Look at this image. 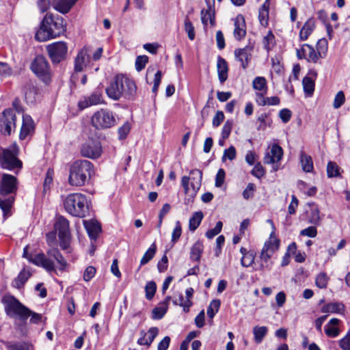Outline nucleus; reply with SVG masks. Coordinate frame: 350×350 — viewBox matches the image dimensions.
Wrapping results in <instances>:
<instances>
[{
	"instance_id": "obj_1",
	"label": "nucleus",
	"mask_w": 350,
	"mask_h": 350,
	"mask_svg": "<svg viewBox=\"0 0 350 350\" xmlns=\"http://www.w3.org/2000/svg\"><path fill=\"white\" fill-rule=\"evenodd\" d=\"M107 96L113 100H133L136 96L137 86L135 81L123 74L116 75L105 89Z\"/></svg>"
},
{
	"instance_id": "obj_2",
	"label": "nucleus",
	"mask_w": 350,
	"mask_h": 350,
	"mask_svg": "<svg viewBox=\"0 0 350 350\" xmlns=\"http://www.w3.org/2000/svg\"><path fill=\"white\" fill-rule=\"evenodd\" d=\"M18 179L12 174H0V208L3 216L11 215V209L15 201L18 190Z\"/></svg>"
},
{
	"instance_id": "obj_3",
	"label": "nucleus",
	"mask_w": 350,
	"mask_h": 350,
	"mask_svg": "<svg viewBox=\"0 0 350 350\" xmlns=\"http://www.w3.org/2000/svg\"><path fill=\"white\" fill-rule=\"evenodd\" d=\"M46 254V256L43 253H39L34 256L28 255L27 246L23 250V256L27 258L33 264L43 267L49 272L56 271L54 260H56L59 265V270H65L67 262L58 249L51 248L47 251Z\"/></svg>"
},
{
	"instance_id": "obj_4",
	"label": "nucleus",
	"mask_w": 350,
	"mask_h": 350,
	"mask_svg": "<svg viewBox=\"0 0 350 350\" xmlns=\"http://www.w3.org/2000/svg\"><path fill=\"white\" fill-rule=\"evenodd\" d=\"M2 301L5 313L10 317L17 318L23 322H26L30 317L29 321L33 324H39L42 321L41 314L31 311L14 296H5L3 298Z\"/></svg>"
},
{
	"instance_id": "obj_5",
	"label": "nucleus",
	"mask_w": 350,
	"mask_h": 350,
	"mask_svg": "<svg viewBox=\"0 0 350 350\" xmlns=\"http://www.w3.org/2000/svg\"><path fill=\"white\" fill-rule=\"evenodd\" d=\"M65 31L66 24L64 18L47 13L41 22L40 29L36 33L35 38L39 42H44L59 36Z\"/></svg>"
},
{
	"instance_id": "obj_6",
	"label": "nucleus",
	"mask_w": 350,
	"mask_h": 350,
	"mask_svg": "<svg viewBox=\"0 0 350 350\" xmlns=\"http://www.w3.org/2000/svg\"><path fill=\"white\" fill-rule=\"evenodd\" d=\"M93 174L94 165L90 161L77 160L70 167L68 183L72 186H83L89 182Z\"/></svg>"
},
{
	"instance_id": "obj_7",
	"label": "nucleus",
	"mask_w": 350,
	"mask_h": 350,
	"mask_svg": "<svg viewBox=\"0 0 350 350\" xmlns=\"http://www.w3.org/2000/svg\"><path fill=\"white\" fill-rule=\"evenodd\" d=\"M64 206L68 213L81 218L85 217L89 211L86 196L79 193L68 195L64 201Z\"/></svg>"
},
{
	"instance_id": "obj_8",
	"label": "nucleus",
	"mask_w": 350,
	"mask_h": 350,
	"mask_svg": "<svg viewBox=\"0 0 350 350\" xmlns=\"http://www.w3.org/2000/svg\"><path fill=\"white\" fill-rule=\"evenodd\" d=\"M18 148L15 144L8 148H0L1 167L17 174L23 167V162L18 158Z\"/></svg>"
},
{
	"instance_id": "obj_9",
	"label": "nucleus",
	"mask_w": 350,
	"mask_h": 350,
	"mask_svg": "<svg viewBox=\"0 0 350 350\" xmlns=\"http://www.w3.org/2000/svg\"><path fill=\"white\" fill-rule=\"evenodd\" d=\"M202 180V172L198 169L190 170L189 176H184L181 178V185L185 194L191 198L196 196L200 189Z\"/></svg>"
},
{
	"instance_id": "obj_10",
	"label": "nucleus",
	"mask_w": 350,
	"mask_h": 350,
	"mask_svg": "<svg viewBox=\"0 0 350 350\" xmlns=\"http://www.w3.org/2000/svg\"><path fill=\"white\" fill-rule=\"evenodd\" d=\"M54 227L58 233L59 246L63 250H68L70 242V232L68 220L64 216H59L54 224Z\"/></svg>"
},
{
	"instance_id": "obj_11",
	"label": "nucleus",
	"mask_w": 350,
	"mask_h": 350,
	"mask_svg": "<svg viewBox=\"0 0 350 350\" xmlns=\"http://www.w3.org/2000/svg\"><path fill=\"white\" fill-rule=\"evenodd\" d=\"M92 124L96 129H106L116 124V118L112 111L107 109H100L94 113L92 117Z\"/></svg>"
},
{
	"instance_id": "obj_12",
	"label": "nucleus",
	"mask_w": 350,
	"mask_h": 350,
	"mask_svg": "<svg viewBox=\"0 0 350 350\" xmlns=\"http://www.w3.org/2000/svg\"><path fill=\"white\" fill-rule=\"evenodd\" d=\"M32 72L45 83L51 81V70L49 62L43 55H38L31 64Z\"/></svg>"
},
{
	"instance_id": "obj_13",
	"label": "nucleus",
	"mask_w": 350,
	"mask_h": 350,
	"mask_svg": "<svg viewBox=\"0 0 350 350\" xmlns=\"http://www.w3.org/2000/svg\"><path fill=\"white\" fill-rule=\"evenodd\" d=\"M16 116L14 109H5L0 114V133L5 135H10L16 129Z\"/></svg>"
},
{
	"instance_id": "obj_14",
	"label": "nucleus",
	"mask_w": 350,
	"mask_h": 350,
	"mask_svg": "<svg viewBox=\"0 0 350 350\" xmlns=\"http://www.w3.org/2000/svg\"><path fill=\"white\" fill-rule=\"evenodd\" d=\"M279 245V240L277 239L267 241L265 243L260 255V258L262 262L257 267L254 268L256 271H262L264 269H271V265L268 263L269 260L274 252L278 250Z\"/></svg>"
},
{
	"instance_id": "obj_15",
	"label": "nucleus",
	"mask_w": 350,
	"mask_h": 350,
	"mask_svg": "<svg viewBox=\"0 0 350 350\" xmlns=\"http://www.w3.org/2000/svg\"><path fill=\"white\" fill-rule=\"evenodd\" d=\"M46 51L53 64L65 60L68 55V46L65 42H55L46 46Z\"/></svg>"
},
{
	"instance_id": "obj_16",
	"label": "nucleus",
	"mask_w": 350,
	"mask_h": 350,
	"mask_svg": "<svg viewBox=\"0 0 350 350\" xmlns=\"http://www.w3.org/2000/svg\"><path fill=\"white\" fill-rule=\"evenodd\" d=\"M102 152L101 143L97 139L89 140L82 146L81 149L82 156L90 159L98 158Z\"/></svg>"
},
{
	"instance_id": "obj_17",
	"label": "nucleus",
	"mask_w": 350,
	"mask_h": 350,
	"mask_svg": "<svg viewBox=\"0 0 350 350\" xmlns=\"http://www.w3.org/2000/svg\"><path fill=\"white\" fill-rule=\"evenodd\" d=\"M205 2L207 8L206 10L202 9L200 12L201 21L204 29L208 25V21L212 27L215 25V0H205Z\"/></svg>"
},
{
	"instance_id": "obj_18",
	"label": "nucleus",
	"mask_w": 350,
	"mask_h": 350,
	"mask_svg": "<svg viewBox=\"0 0 350 350\" xmlns=\"http://www.w3.org/2000/svg\"><path fill=\"white\" fill-rule=\"evenodd\" d=\"M103 103L102 93L99 91L92 92L88 96H83L78 103L80 109H84L92 105H96Z\"/></svg>"
},
{
	"instance_id": "obj_19",
	"label": "nucleus",
	"mask_w": 350,
	"mask_h": 350,
	"mask_svg": "<svg viewBox=\"0 0 350 350\" xmlns=\"http://www.w3.org/2000/svg\"><path fill=\"white\" fill-rule=\"evenodd\" d=\"M90 48L89 46H84L78 53L75 59V70L76 72H81L83 68L86 66L87 64L90 62Z\"/></svg>"
},
{
	"instance_id": "obj_20",
	"label": "nucleus",
	"mask_w": 350,
	"mask_h": 350,
	"mask_svg": "<svg viewBox=\"0 0 350 350\" xmlns=\"http://www.w3.org/2000/svg\"><path fill=\"white\" fill-rule=\"evenodd\" d=\"M253 46H246L242 49H237L234 51V56L237 60L241 63V66L245 69L248 66L249 59L252 56L251 52Z\"/></svg>"
},
{
	"instance_id": "obj_21",
	"label": "nucleus",
	"mask_w": 350,
	"mask_h": 350,
	"mask_svg": "<svg viewBox=\"0 0 350 350\" xmlns=\"http://www.w3.org/2000/svg\"><path fill=\"white\" fill-rule=\"evenodd\" d=\"M317 77V72L314 70H310L308 75L304 77L302 80L304 93L310 96L313 94L314 90V80Z\"/></svg>"
},
{
	"instance_id": "obj_22",
	"label": "nucleus",
	"mask_w": 350,
	"mask_h": 350,
	"mask_svg": "<svg viewBox=\"0 0 350 350\" xmlns=\"http://www.w3.org/2000/svg\"><path fill=\"white\" fill-rule=\"evenodd\" d=\"M234 36L236 40H241L246 35L245 22L243 15L239 14L234 20Z\"/></svg>"
},
{
	"instance_id": "obj_23",
	"label": "nucleus",
	"mask_w": 350,
	"mask_h": 350,
	"mask_svg": "<svg viewBox=\"0 0 350 350\" xmlns=\"http://www.w3.org/2000/svg\"><path fill=\"white\" fill-rule=\"evenodd\" d=\"M84 227L88 232L90 239L96 240L99 232L101 231V227L98 222L95 220H83Z\"/></svg>"
},
{
	"instance_id": "obj_24",
	"label": "nucleus",
	"mask_w": 350,
	"mask_h": 350,
	"mask_svg": "<svg viewBox=\"0 0 350 350\" xmlns=\"http://www.w3.org/2000/svg\"><path fill=\"white\" fill-rule=\"evenodd\" d=\"M34 129V124L31 117L29 115H23V124L21 129L19 137L24 139L26 137L33 132Z\"/></svg>"
},
{
	"instance_id": "obj_25",
	"label": "nucleus",
	"mask_w": 350,
	"mask_h": 350,
	"mask_svg": "<svg viewBox=\"0 0 350 350\" xmlns=\"http://www.w3.org/2000/svg\"><path fill=\"white\" fill-rule=\"evenodd\" d=\"M217 70L219 82L224 83L228 79V66L226 60L221 56L217 57Z\"/></svg>"
},
{
	"instance_id": "obj_26",
	"label": "nucleus",
	"mask_w": 350,
	"mask_h": 350,
	"mask_svg": "<svg viewBox=\"0 0 350 350\" xmlns=\"http://www.w3.org/2000/svg\"><path fill=\"white\" fill-rule=\"evenodd\" d=\"M77 0H53V8L62 14L68 13Z\"/></svg>"
},
{
	"instance_id": "obj_27",
	"label": "nucleus",
	"mask_w": 350,
	"mask_h": 350,
	"mask_svg": "<svg viewBox=\"0 0 350 350\" xmlns=\"http://www.w3.org/2000/svg\"><path fill=\"white\" fill-rule=\"evenodd\" d=\"M25 99L28 104H33L38 94V89L32 83H27L24 87Z\"/></svg>"
},
{
	"instance_id": "obj_28",
	"label": "nucleus",
	"mask_w": 350,
	"mask_h": 350,
	"mask_svg": "<svg viewBox=\"0 0 350 350\" xmlns=\"http://www.w3.org/2000/svg\"><path fill=\"white\" fill-rule=\"evenodd\" d=\"M345 310V306L342 302H330L321 308V312L323 313L344 314Z\"/></svg>"
},
{
	"instance_id": "obj_29",
	"label": "nucleus",
	"mask_w": 350,
	"mask_h": 350,
	"mask_svg": "<svg viewBox=\"0 0 350 350\" xmlns=\"http://www.w3.org/2000/svg\"><path fill=\"white\" fill-rule=\"evenodd\" d=\"M315 28V21L314 18H309L303 25L299 31V39L302 41L306 40Z\"/></svg>"
},
{
	"instance_id": "obj_30",
	"label": "nucleus",
	"mask_w": 350,
	"mask_h": 350,
	"mask_svg": "<svg viewBox=\"0 0 350 350\" xmlns=\"http://www.w3.org/2000/svg\"><path fill=\"white\" fill-rule=\"evenodd\" d=\"M308 205L312 206L308 215V222L313 225H319L321 219L320 217V211L319 208L314 202L309 203Z\"/></svg>"
},
{
	"instance_id": "obj_31",
	"label": "nucleus",
	"mask_w": 350,
	"mask_h": 350,
	"mask_svg": "<svg viewBox=\"0 0 350 350\" xmlns=\"http://www.w3.org/2000/svg\"><path fill=\"white\" fill-rule=\"evenodd\" d=\"M203 250L204 245L200 241H196L191 248L190 258L192 260L200 261Z\"/></svg>"
},
{
	"instance_id": "obj_32",
	"label": "nucleus",
	"mask_w": 350,
	"mask_h": 350,
	"mask_svg": "<svg viewBox=\"0 0 350 350\" xmlns=\"http://www.w3.org/2000/svg\"><path fill=\"white\" fill-rule=\"evenodd\" d=\"M204 215L202 211L195 212L189 221V228L190 231H195L200 226Z\"/></svg>"
},
{
	"instance_id": "obj_33",
	"label": "nucleus",
	"mask_w": 350,
	"mask_h": 350,
	"mask_svg": "<svg viewBox=\"0 0 350 350\" xmlns=\"http://www.w3.org/2000/svg\"><path fill=\"white\" fill-rule=\"evenodd\" d=\"M300 162L302 169L306 172H311L313 170V162L312 157L301 152L300 154Z\"/></svg>"
},
{
	"instance_id": "obj_34",
	"label": "nucleus",
	"mask_w": 350,
	"mask_h": 350,
	"mask_svg": "<svg viewBox=\"0 0 350 350\" xmlns=\"http://www.w3.org/2000/svg\"><path fill=\"white\" fill-rule=\"evenodd\" d=\"M31 273L29 271H26L25 269H23L19 273L17 278L14 279L13 286L17 288H21L27 281Z\"/></svg>"
},
{
	"instance_id": "obj_35",
	"label": "nucleus",
	"mask_w": 350,
	"mask_h": 350,
	"mask_svg": "<svg viewBox=\"0 0 350 350\" xmlns=\"http://www.w3.org/2000/svg\"><path fill=\"white\" fill-rule=\"evenodd\" d=\"M268 329L265 326H255L253 328L254 340L257 344L260 343L267 335Z\"/></svg>"
},
{
	"instance_id": "obj_36",
	"label": "nucleus",
	"mask_w": 350,
	"mask_h": 350,
	"mask_svg": "<svg viewBox=\"0 0 350 350\" xmlns=\"http://www.w3.org/2000/svg\"><path fill=\"white\" fill-rule=\"evenodd\" d=\"M264 49L269 53L275 44V36L271 31H269L267 34L262 39Z\"/></svg>"
},
{
	"instance_id": "obj_37",
	"label": "nucleus",
	"mask_w": 350,
	"mask_h": 350,
	"mask_svg": "<svg viewBox=\"0 0 350 350\" xmlns=\"http://www.w3.org/2000/svg\"><path fill=\"white\" fill-rule=\"evenodd\" d=\"M327 175L328 178L338 177L340 176V167L336 162L329 161L327 163Z\"/></svg>"
},
{
	"instance_id": "obj_38",
	"label": "nucleus",
	"mask_w": 350,
	"mask_h": 350,
	"mask_svg": "<svg viewBox=\"0 0 350 350\" xmlns=\"http://www.w3.org/2000/svg\"><path fill=\"white\" fill-rule=\"evenodd\" d=\"M252 87L254 90L265 92V94H267V81L265 77H256L252 82Z\"/></svg>"
},
{
	"instance_id": "obj_39",
	"label": "nucleus",
	"mask_w": 350,
	"mask_h": 350,
	"mask_svg": "<svg viewBox=\"0 0 350 350\" xmlns=\"http://www.w3.org/2000/svg\"><path fill=\"white\" fill-rule=\"evenodd\" d=\"M156 251L157 246L155 243H153L142 256L140 260V265L143 266L152 260L155 255Z\"/></svg>"
},
{
	"instance_id": "obj_40",
	"label": "nucleus",
	"mask_w": 350,
	"mask_h": 350,
	"mask_svg": "<svg viewBox=\"0 0 350 350\" xmlns=\"http://www.w3.org/2000/svg\"><path fill=\"white\" fill-rule=\"evenodd\" d=\"M304 46H306L308 49V52L304 58L306 59L308 62L317 63L319 59L321 58L318 52H316L314 49L308 44H304Z\"/></svg>"
},
{
	"instance_id": "obj_41",
	"label": "nucleus",
	"mask_w": 350,
	"mask_h": 350,
	"mask_svg": "<svg viewBox=\"0 0 350 350\" xmlns=\"http://www.w3.org/2000/svg\"><path fill=\"white\" fill-rule=\"evenodd\" d=\"M221 301L219 299H213L207 308V316L210 319H213L219 311Z\"/></svg>"
},
{
	"instance_id": "obj_42",
	"label": "nucleus",
	"mask_w": 350,
	"mask_h": 350,
	"mask_svg": "<svg viewBox=\"0 0 350 350\" xmlns=\"http://www.w3.org/2000/svg\"><path fill=\"white\" fill-rule=\"evenodd\" d=\"M256 253L254 250H249L248 254L243 256L241 259V264L243 267H249L254 262L256 258Z\"/></svg>"
},
{
	"instance_id": "obj_43",
	"label": "nucleus",
	"mask_w": 350,
	"mask_h": 350,
	"mask_svg": "<svg viewBox=\"0 0 350 350\" xmlns=\"http://www.w3.org/2000/svg\"><path fill=\"white\" fill-rule=\"evenodd\" d=\"M167 311V307L163 305H159V306L153 308L152 311V319L154 320L161 319Z\"/></svg>"
},
{
	"instance_id": "obj_44",
	"label": "nucleus",
	"mask_w": 350,
	"mask_h": 350,
	"mask_svg": "<svg viewBox=\"0 0 350 350\" xmlns=\"http://www.w3.org/2000/svg\"><path fill=\"white\" fill-rule=\"evenodd\" d=\"M157 284L154 281L148 282L145 286L146 298L148 300H151L156 293Z\"/></svg>"
},
{
	"instance_id": "obj_45",
	"label": "nucleus",
	"mask_w": 350,
	"mask_h": 350,
	"mask_svg": "<svg viewBox=\"0 0 350 350\" xmlns=\"http://www.w3.org/2000/svg\"><path fill=\"white\" fill-rule=\"evenodd\" d=\"M329 278L324 272L320 273L316 278V285L319 288H325L327 286Z\"/></svg>"
},
{
	"instance_id": "obj_46",
	"label": "nucleus",
	"mask_w": 350,
	"mask_h": 350,
	"mask_svg": "<svg viewBox=\"0 0 350 350\" xmlns=\"http://www.w3.org/2000/svg\"><path fill=\"white\" fill-rule=\"evenodd\" d=\"M317 49L321 58L325 57L327 51V41L325 38L320 39L317 44Z\"/></svg>"
},
{
	"instance_id": "obj_47",
	"label": "nucleus",
	"mask_w": 350,
	"mask_h": 350,
	"mask_svg": "<svg viewBox=\"0 0 350 350\" xmlns=\"http://www.w3.org/2000/svg\"><path fill=\"white\" fill-rule=\"evenodd\" d=\"M185 30L187 33L188 38L190 40H193L195 38V30L192 23L189 21L188 16L185 19Z\"/></svg>"
},
{
	"instance_id": "obj_48",
	"label": "nucleus",
	"mask_w": 350,
	"mask_h": 350,
	"mask_svg": "<svg viewBox=\"0 0 350 350\" xmlns=\"http://www.w3.org/2000/svg\"><path fill=\"white\" fill-rule=\"evenodd\" d=\"M222 226L223 223L221 221H217L214 228L210 229L206 232V237L209 239H213L221 231Z\"/></svg>"
},
{
	"instance_id": "obj_49",
	"label": "nucleus",
	"mask_w": 350,
	"mask_h": 350,
	"mask_svg": "<svg viewBox=\"0 0 350 350\" xmlns=\"http://www.w3.org/2000/svg\"><path fill=\"white\" fill-rule=\"evenodd\" d=\"M233 126V120H228L223 126L221 131V137L223 139H227L230 136Z\"/></svg>"
},
{
	"instance_id": "obj_50",
	"label": "nucleus",
	"mask_w": 350,
	"mask_h": 350,
	"mask_svg": "<svg viewBox=\"0 0 350 350\" xmlns=\"http://www.w3.org/2000/svg\"><path fill=\"white\" fill-rule=\"evenodd\" d=\"M148 61V57L146 55L137 56L135 60V69L137 71L142 70Z\"/></svg>"
},
{
	"instance_id": "obj_51",
	"label": "nucleus",
	"mask_w": 350,
	"mask_h": 350,
	"mask_svg": "<svg viewBox=\"0 0 350 350\" xmlns=\"http://www.w3.org/2000/svg\"><path fill=\"white\" fill-rule=\"evenodd\" d=\"M258 121L260 122V125L258 126L257 129L260 130H265L267 126H270L271 123L268 120V114L266 113H263L260 114L258 117Z\"/></svg>"
},
{
	"instance_id": "obj_52",
	"label": "nucleus",
	"mask_w": 350,
	"mask_h": 350,
	"mask_svg": "<svg viewBox=\"0 0 350 350\" xmlns=\"http://www.w3.org/2000/svg\"><path fill=\"white\" fill-rule=\"evenodd\" d=\"M345 100V94L342 91H339L336 95L335 96L334 103H333V107L335 109L340 108Z\"/></svg>"
},
{
	"instance_id": "obj_53",
	"label": "nucleus",
	"mask_w": 350,
	"mask_h": 350,
	"mask_svg": "<svg viewBox=\"0 0 350 350\" xmlns=\"http://www.w3.org/2000/svg\"><path fill=\"white\" fill-rule=\"evenodd\" d=\"M271 156L274 157V159H275L276 161L278 162L282 157L283 150L280 146L273 144L271 149Z\"/></svg>"
},
{
	"instance_id": "obj_54",
	"label": "nucleus",
	"mask_w": 350,
	"mask_h": 350,
	"mask_svg": "<svg viewBox=\"0 0 350 350\" xmlns=\"http://www.w3.org/2000/svg\"><path fill=\"white\" fill-rule=\"evenodd\" d=\"M256 186L254 183H249L246 188L243 191V197L245 200H249L252 198L254 196V192L255 191Z\"/></svg>"
},
{
	"instance_id": "obj_55",
	"label": "nucleus",
	"mask_w": 350,
	"mask_h": 350,
	"mask_svg": "<svg viewBox=\"0 0 350 350\" xmlns=\"http://www.w3.org/2000/svg\"><path fill=\"white\" fill-rule=\"evenodd\" d=\"M251 174L257 178H261L265 175V170L260 163H256L253 167Z\"/></svg>"
},
{
	"instance_id": "obj_56",
	"label": "nucleus",
	"mask_w": 350,
	"mask_h": 350,
	"mask_svg": "<svg viewBox=\"0 0 350 350\" xmlns=\"http://www.w3.org/2000/svg\"><path fill=\"white\" fill-rule=\"evenodd\" d=\"M131 129L130 124L128 122H124V124L118 129V134L120 139H124L128 135Z\"/></svg>"
},
{
	"instance_id": "obj_57",
	"label": "nucleus",
	"mask_w": 350,
	"mask_h": 350,
	"mask_svg": "<svg viewBox=\"0 0 350 350\" xmlns=\"http://www.w3.org/2000/svg\"><path fill=\"white\" fill-rule=\"evenodd\" d=\"M236 157V149L233 146H230L228 149H225L222 157V160L224 161L226 158L232 161Z\"/></svg>"
},
{
	"instance_id": "obj_58",
	"label": "nucleus",
	"mask_w": 350,
	"mask_h": 350,
	"mask_svg": "<svg viewBox=\"0 0 350 350\" xmlns=\"http://www.w3.org/2000/svg\"><path fill=\"white\" fill-rule=\"evenodd\" d=\"M148 334H149V336L147 338V342L146 343V345L149 347L151 345L154 338L157 336L159 334V329L157 327H152L148 329Z\"/></svg>"
},
{
	"instance_id": "obj_59",
	"label": "nucleus",
	"mask_w": 350,
	"mask_h": 350,
	"mask_svg": "<svg viewBox=\"0 0 350 350\" xmlns=\"http://www.w3.org/2000/svg\"><path fill=\"white\" fill-rule=\"evenodd\" d=\"M226 172L224 169L221 168L217 171L215 176V185L216 187H220L224 183Z\"/></svg>"
},
{
	"instance_id": "obj_60",
	"label": "nucleus",
	"mask_w": 350,
	"mask_h": 350,
	"mask_svg": "<svg viewBox=\"0 0 350 350\" xmlns=\"http://www.w3.org/2000/svg\"><path fill=\"white\" fill-rule=\"evenodd\" d=\"M300 234L302 236H306L310 238H314L317 234V230L315 226H309L300 232Z\"/></svg>"
},
{
	"instance_id": "obj_61",
	"label": "nucleus",
	"mask_w": 350,
	"mask_h": 350,
	"mask_svg": "<svg viewBox=\"0 0 350 350\" xmlns=\"http://www.w3.org/2000/svg\"><path fill=\"white\" fill-rule=\"evenodd\" d=\"M182 233V229L180 221H177L176 223V226L173 230L172 234V241L175 243L176 242L178 239L180 238Z\"/></svg>"
},
{
	"instance_id": "obj_62",
	"label": "nucleus",
	"mask_w": 350,
	"mask_h": 350,
	"mask_svg": "<svg viewBox=\"0 0 350 350\" xmlns=\"http://www.w3.org/2000/svg\"><path fill=\"white\" fill-rule=\"evenodd\" d=\"M96 273V269L93 266L88 267L83 273V280L86 282L92 280Z\"/></svg>"
},
{
	"instance_id": "obj_63",
	"label": "nucleus",
	"mask_w": 350,
	"mask_h": 350,
	"mask_svg": "<svg viewBox=\"0 0 350 350\" xmlns=\"http://www.w3.org/2000/svg\"><path fill=\"white\" fill-rule=\"evenodd\" d=\"M292 116V112L288 109H282L279 112V117L284 123H287Z\"/></svg>"
},
{
	"instance_id": "obj_64",
	"label": "nucleus",
	"mask_w": 350,
	"mask_h": 350,
	"mask_svg": "<svg viewBox=\"0 0 350 350\" xmlns=\"http://www.w3.org/2000/svg\"><path fill=\"white\" fill-rule=\"evenodd\" d=\"M339 345L340 348L343 350H350V330L347 335L340 340Z\"/></svg>"
}]
</instances>
